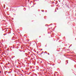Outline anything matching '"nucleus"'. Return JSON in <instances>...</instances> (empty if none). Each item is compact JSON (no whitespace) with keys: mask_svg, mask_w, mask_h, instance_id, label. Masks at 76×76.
<instances>
[{"mask_svg":"<svg viewBox=\"0 0 76 76\" xmlns=\"http://www.w3.org/2000/svg\"><path fill=\"white\" fill-rule=\"evenodd\" d=\"M44 53H45V52Z\"/></svg>","mask_w":76,"mask_h":76,"instance_id":"nucleus-8","label":"nucleus"},{"mask_svg":"<svg viewBox=\"0 0 76 76\" xmlns=\"http://www.w3.org/2000/svg\"><path fill=\"white\" fill-rule=\"evenodd\" d=\"M69 48H70V47H69Z\"/></svg>","mask_w":76,"mask_h":76,"instance_id":"nucleus-6","label":"nucleus"},{"mask_svg":"<svg viewBox=\"0 0 76 76\" xmlns=\"http://www.w3.org/2000/svg\"><path fill=\"white\" fill-rule=\"evenodd\" d=\"M44 53V52L43 51L42 53Z\"/></svg>","mask_w":76,"mask_h":76,"instance_id":"nucleus-2","label":"nucleus"},{"mask_svg":"<svg viewBox=\"0 0 76 76\" xmlns=\"http://www.w3.org/2000/svg\"><path fill=\"white\" fill-rule=\"evenodd\" d=\"M42 50V49H41V50Z\"/></svg>","mask_w":76,"mask_h":76,"instance_id":"nucleus-7","label":"nucleus"},{"mask_svg":"<svg viewBox=\"0 0 76 76\" xmlns=\"http://www.w3.org/2000/svg\"><path fill=\"white\" fill-rule=\"evenodd\" d=\"M42 54V53H41V54Z\"/></svg>","mask_w":76,"mask_h":76,"instance_id":"nucleus-4","label":"nucleus"},{"mask_svg":"<svg viewBox=\"0 0 76 76\" xmlns=\"http://www.w3.org/2000/svg\"><path fill=\"white\" fill-rule=\"evenodd\" d=\"M1 72L0 71V73H1Z\"/></svg>","mask_w":76,"mask_h":76,"instance_id":"nucleus-3","label":"nucleus"},{"mask_svg":"<svg viewBox=\"0 0 76 76\" xmlns=\"http://www.w3.org/2000/svg\"><path fill=\"white\" fill-rule=\"evenodd\" d=\"M8 50V51H9V50Z\"/></svg>","mask_w":76,"mask_h":76,"instance_id":"nucleus-5","label":"nucleus"},{"mask_svg":"<svg viewBox=\"0 0 76 76\" xmlns=\"http://www.w3.org/2000/svg\"><path fill=\"white\" fill-rule=\"evenodd\" d=\"M48 55H50V54H49V53H48Z\"/></svg>","mask_w":76,"mask_h":76,"instance_id":"nucleus-1","label":"nucleus"}]
</instances>
